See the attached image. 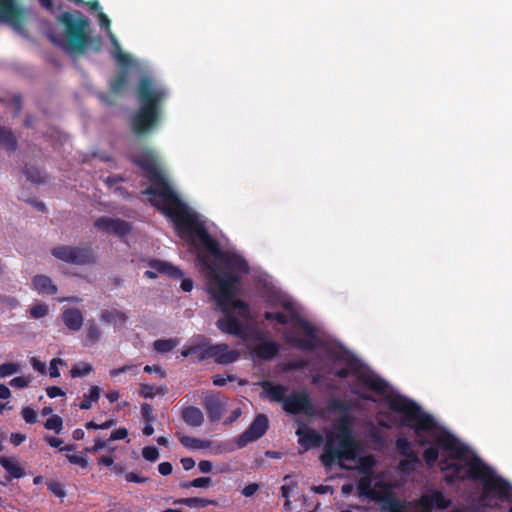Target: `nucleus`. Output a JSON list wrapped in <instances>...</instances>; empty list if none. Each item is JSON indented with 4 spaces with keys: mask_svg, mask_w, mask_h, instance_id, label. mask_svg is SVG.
Returning <instances> with one entry per match:
<instances>
[{
    "mask_svg": "<svg viewBox=\"0 0 512 512\" xmlns=\"http://www.w3.org/2000/svg\"><path fill=\"white\" fill-rule=\"evenodd\" d=\"M152 181L144 191L149 201L170 217L179 235L193 243L198 240L203 248L197 249V260L207 280L210 294L216 300L224 317L216 323L225 333L244 337V321L249 318L247 306L235 298L239 275L248 271L246 261L239 255L222 252L216 241L206 232L198 217L178 198L162 174L156 153L148 148L133 156Z\"/></svg>",
    "mask_w": 512,
    "mask_h": 512,
    "instance_id": "1",
    "label": "nucleus"
},
{
    "mask_svg": "<svg viewBox=\"0 0 512 512\" xmlns=\"http://www.w3.org/2000/svg\"><path fill=\"white\" fill-rule=\"evenodd\" d=\"M335 374L342 378L351 377V390L360 397L375 400L369 394L370 391L387 395L388 407L400 417L403 425L414 429L416 441L421 445H429L423 454L426 463L431 466L440 455L443 457L440 467L447 481L466 477L482 481L483 501H487L490 496L501 498L508 495L509 484L506 481L496 476L414 402L400 395L388 394L387 384L367 368L354 361H347L346 367L337 370Z\"/></svg>",
    "mask_w": 512,
    "mask_h": 512,
    "instance_id": "2",
    "label": "nucleus"
},
{
    "mask_svg": "<svg viewBox=\"0 0 512 512\" xmlns=\"http://www.w3.org/2000/svg\"><path fill=\"white\" fill-rule=\"evenodd\" d=\"M359 445L352 436L347 417L341 418L334 430L325 433V443L320 461L325 467L338 463L343 469H356L364 474L358 482L361 496L380 502L381 509L388 512H407L404 503L393 497L388 485L370 474L375 464L371 455L358 457Z\"/></svg>",
    "mask_w": 512,
    "mask_h": 512,
    "instance_id": "3",
    "label": "nucleus"
},
{
    "mask_svg": "<svg viewBox=\"0 0 512 512\" xmlns=\"http://www.w3.org/2000/svg\"><path fill=\"white\" fill-rule=\"evenodd\" d=\"M138 110L131 115L132 131L145 136L154 131L161 122L166 89L148 76H143L137 86Z\"/></svg>",
    "mask_w": 512,
    "mask_h": 512,
    "instance_id": "4",
    "label": "nucleus"
},
{
    "mask_svg": "<svg viewBox=\"0 0 512 512\" xmlns=\"http://www.w3.org/2000/svg\"><path fill=\"white\" fill-rule=\"evenodd\" d=\"M276 308L280 310L266 312L265 318L276 320L283 325L289 324L292 331L286 332L285 337L291 344L305 349L313 348L316 343L314 328L298 315L294 303L287 299H280Z\"/></svg>",
    "mask_w": 512,
    "mask_h": 512,
    "instance_id": "5",
    "label": "nucleus"
},
{
    "mask_svg": "<svg viewBox=\"0 0 512 512\" xmlns=\"http://www.w3.org/2000/svg\"><path fill=\"white\" fill-rule=\"evenodd\" d=\"M59 21L65 27L68 49L72 52L82 53L87 44L88 20L79 13L73 15L65 12L59 17Z\"/></svg>",
    "mask_w": 512,
    "mask_h": 512,
    "instance_id": "6",
    "label": "nucleus"
},
{
    "mask_svg": "<svg viewBox=\"0 0 512 512\" xmlns=\"http://www.w3.org/2000/svg\"><path fill=\"white\" fill-rule=\"evenodd\" d=\"M195 354L198 360L214 358L219 364H230L238 360L239 352L232 350L227 344H208L206 342L190 346L182 351V356L188 357Z\"/></svg>",
    "mask_w": 512,
    "mask_h": 512,
    "instance_id": "7",
    "label": "nucleus"
},
{
    "mask_svg": "<svg viewBox=\"0 0 512 512\" xmlns=\"http://www.w3.org/2000/svg\"><path fill=\"white\" fill-rule=\"evenodd\" d=\"M51 255L62 262L74 265H87L94 261L90 247L57 245L51 249Z\"/></svg>",
    "mask_w": 512,
    "mask_h": 512,
    "instance_id": "8",
    "label": "nucleus"
},
{
    "mask_svg": "<svg viewBox=\"0 0 512 512\" xmlns=\"http://www.w3.org/2000/svg\"><path fill=\"white\" fill-rule=\"evenodd\" d=\"M29 10L18 0H0V22L12 26L16 30L23 28Z\"/></svg>",
    "mask_w": 512,
    "mask_h": 512,
    "instance_id": "9",
    "label": "nucleus"
},
{
    "mask_svg": "<svg viewBox=\"0 0 512 512\" xmlns=\"http://www.w3.org/2000/svg\"><path fill=\"white\" fill-rule=\"evenodd\" d=\"M268 423L269 422L266 415L259 414L248 427V429L239 436L237 440L238 446L242 448L248 443L262 437L268 429Z\"/></svg>",
    "mask_w": 512,
    "mask_h": 512,
    "instance_id": "10",
    "label": "nucleus"
},
{
    "mask_svg": "<svg viewBox=\"0 0 512 512\" xmlns=\"http://www.w3.org/2000/svg\"><path fill=\"white\" fill-rule=\"evenodd\" d=\"M283 408L292 414L304 413L306 415H312L314 413V407L305 392H297L288 395L284 400Z\"/></svg>",
    "mask_w": 512,
    "mask_h": 512,
    "instance_id": "11",
    "label": "nucleus"
},
{
    "mask_svg": "<svg viewBox=\"0 0 512 512\" xmlns=\"http://www.w3.org/2000/svg\"><path fill=\"white\" fill-rule=\"evenodd\" d=\"M94 226L101 232L114 233L118 236H123L130 230V226L127 222L106 216L97 218L94 222Z\"/></svg>",
    "mask_w": 512,
    "mask_h": 512,
    "instance_id": "12",
    "label": "nucleus"
},
{
    "mask_svg": "<svg viewBox=\"0 0 512 512\" xmlns=\"http://www.w3.org/2000/svg\"><path fill=\"white\" fill-rule=\"evenodd\" d=\"M299 443L304 447V451L310 447H318L323 443V436L314 429L300 425L296 431Z\"/></svg>",
    "mask_w": 512,
    "mask_h": 512,
    "instance_id": "13",
    "label": "nucleus"
},
{
    "mask_svg": "<svg viewBox=\"0 0 512 512\" xmlns=\"http://www.w3.org/2000/svg\"><path fill=\"white\" fill-rule=\"evenodd\" d=\"M151 268V270H147L145 272V275L151 279L156 278L158 274H164L174 278H182L183 276L182 272L178 268L166 262L153 261L151 262Z\"/></svg>",
    "mask_w": 512,
    "mask_h": 512,
    "instance_id": "14",
    "label": "nucleus"
},
{
    "mask_svg": "<svg viewBox=\"0 0 512 512\" xmlns=\"http://www.w3.org/2000/svg\"><path fill=\"white\" fill-rule=\"evenodd\" d=\"M62 321L71 331H79L83 325L84 317L78 308H67L62 312Z\"/></svg>",
    "mask_w": 512,
    "mask_h": 512,
    "instance_id": "15",
    "label": "nucleus"
},
{
    "mask_svg": "<svg viewBox=\"0 0 512 512\" xmlns=\"http://www.w3.org/2000/svg\"><path fill=\"white\" fill-rule=\"evenodd\" d=\"M33 288L42 294L54 295L57 293V286L53 284L50 277L40 274L32 279Z\"/></svg>",
    "mask_w": 512,
    "mask_h": 512,
    "instance_id": "16",
    "label": "nucleus"
},
{
    "mask_svg": "<svg viewBox=\"0 0 512 512\" xmlns=\"http://www.w3.org/2000/svg\"><path fill=\"white\" fill-rule=\"evenodd\" d=\"M182 419L191 427H199L204 423L203 412L194 406L186 407L181 413Z\"/></svg>",
    "mask_w": 512,
    "mask_h": 512,
    "instance_id": "17",
    "label": "nucleus"
},
{
    "mask_svg": "<svg viewBox=\"0 0 512 512\" xmlns=\"http://www.w3.org/2000/svg\"><path fill=\"white\" fill-rule=\"evenodd\" d=\"M423 504L429 508L445 509L449 506V501L445 499L439 491H431L422 497Z\"/></svg>",
    "mask_w": 512,
    "mask_h": 512,
    "instance_id": "18",
    "label": "nucleus"
},
{
    "mask_svg": "<svg viewBox=\"0 0 512 512\" xmlns=\"http://www.w3.org/2000/svg\"><path fill=\"white\" fill-rule=\"evenodd\" d=\"M204 406L212 420H217L223 413V404L220 399L214 395H207L204 400Z\"/></svg>",
    "mask_w": 512,
    "mask_h": 512,
    "instance_id": "19",
    "label": "nucleus"
},
{
    "mask_svg": "<svg viewBox=\"0 0 512 512\" xmlns=\"http://www.w3.org/2000/svg\"><path fill=\"white\" fill-rule=\"evenodd\" d=\"M264 393L273 401L283 402L286 399L287 389L281 385H273L270 382L263 383Z\"/></svg>",
    "mask_w": 512,
    "mask_h": 512,
    "instance_id": "20",
    "label": "nucleus"
},
{
    "mask_svg": "<svg viewBox=\"0 0 512 512\" xmlns=\"http://www.w3.org/2000/svg\"><path fill=\"white\" fill-rule=\"evenodd\" d=\"M396 445H397V449L399 450V452L402 453L403 455L407 456V458H408L407 460L401 461V463H400L403 470L406 469V467H405L406 463H408V462L417 463L419 461L417 456L412 451L411 443L406 438H399L397 440Z\"/></svg>",
    "mask_w": 512,
    "mask_h": 512,
    "instance_id": "21",
    "label": "nucleus"
},
{
    "mask_svg": "<svg viewBox=\"0 0 512 512\" xmlns=\"http://www.w3.org/2000/svg\"><path fill=\"white\" fill-rule=\"evenodd\" d=\"M0 465L14 478H20L25 475L24 469L15 458L0 457Z\"/></svg>",
    "mask_w": 512,
    "mask_h": 512,
    "instance_id": "22",
    "label": "nucleus"
},
{
    "mask_svg": "<svg viewBox=\"0 0 512 512\" xmlns=\"http://www.w3.org/2000/svg\"><path fill=\"white\" fill-rule=\"evenodd\" d=\"M127 318L126 313L117 309H105L100 314L101 321L108 324L124 323Z\"/></svg>",
    "mask_w": 512,
    "mask_h": 512,
    "instance_id": "23",
    "label": "nucleus"
},
{
    "mask_svg": "<svg viewBox=\"0 0 512 512\" xmlns=\"http://www.w3.org/2000/svg\"><path fill=\"white\" fill-rule=\"evenodd\" d=\"M278 351V345L272 341H264L257 344L254 348L255 354L262 359L273 357Z\"/></svg>",
    "mask_w": 512,
    "mask_h": 512,
    "instance_id": "24",
    "label": "nucleus"
},
{
    "mask_svg": "<svg viewBox=\"0 0 512 512\" xmlns=\"http://www.w3.org/2000/svg\"><path fill=\"white\" fill-rule=\"evenodd\" d=\"M181 444L190 449H205L210 447V442L206 440L197 439L190 436L176 434Z\"/></svg>",
    "mask_w": 512,
    "mask_h": 512,
    "instance_id": "25",
    "label": "nucleus"
},
{
    "mask_svg": "<svg viewBox=\"0 0 512 512\" xmlns=\"http://www.w3.org/2000/svg\"><path fill=\"white\" fill-rule=\"evenodd\" d=\"M19 305L18 298L0 293V315L17 309Z\"/></svg>",
    "mask_w": 512,
    "mask_h": 512,
    "instance_id": "26",
    "label": "nucleus"
},
{
    "mask_svg": "<svg viewBox=\"0 0 512 512\" xmlns=\"http://www.w3.org/2000/svg\"><path fill=\"white\" fill-rule=\"evenodd\" d=\"M102 337V330L99 325L94 321H88L86 328V341L87 344L92 345L97 343Z\"/></svg>",
    "mask_w": 512,
    "mask_h": 512,
    "instance_id": "27",
    "label": "nucleus"
},
{
    "mask_svg": "<svg viewBox=\"0 0 512 512\" xmlns=\"http://www.w3.org/2000/svg\"><path fill=\"white\" fill-rule=\"evenodd\" d=\"M0 146L8 151L16 149V140L10 130L0 127Z\"/></svg>",
    "mask_w": 512,
    "mask_h": 512,
    "instance_id": "28",
    "label": "nucleus"
},
{
    "mask_svg": "<svg viewBox=\"0 0 512 512\" xmlns=\"http://www.w3.org/2000/svg\"><path fill=\"white\" fill-rule=\"evenodd\" d=\"M166 386H153L149 384L140 385V395L144 398H153L155 395H165L167 393Z\"/></svg>",
    "mask_w": 512,
    "mask_h": 512,
    "instance_id": "29",
    "label": "nucleus"
},
{
    "mask_svg": "<svg viewBox=\"0 0 512 512\" xmlns=\"http://www.w3.org/2000/svg\"><path fill=\"white\" fill-rule=\"evenodd\" d=\"M128 80V72L126 69L121 70L114 80L110 83L111 91L114 94H117L123 90V88L126 86Z\"/></svg>",
    "mask_w": 512,
    "mask_h": 512,
    "instance_id": "30",
    "label": "nucleus"
},
{
    "mask_svg": "<svg viewBox=\"0 0 512 512\" xmlns=\"http://www.w3.org/2000/svg\"><path fill=\"white\" fill-rule=\"evenodd\" d=\"M177 504H185L189 507H206L208 505H214L215 501L208 500L205 498H197V497H191V498H183L175 501Z\"/></svg>",
    "mask_w": 512,
    "mask_h": 512,
    "instance_id": "31",
    "label": "nucleus"
},
{
    "mask_svg": "<svg viewBox=\"0 0 512 512\" xmlns=\"http://www.w3.org/2000/svg\"><path fill=\"white\" fill-rule=\"evenodd\" d=\"M177 344L178 341L176 339H159L153 343V347L159 353H167L176 347Z\"/></svg>",
    "mask_w": 512,
    "mask_h": 512,
    "instance_id": "32",
    "label": "nucleus"
},
{
    "mask_svg": "<svg viewBox=\"0 0 512 512\" xmlns=\"http://www.w3.org/2000/svg\"><path fill=\"white\" fill-rule=\"evenodd\" d=\"M24 173L27 180L35 184L43 183L46 179V175L41 170L34 167L26 168Z\"/></svg>",
    "mask_w": 512,
    "mask_h": 512,
    "instance_id": "33",
    "label": "nucleus"
},
{
    "mask_svg": "<svg viewBox=\"0 0 512 512\" xmlns=\"http://www.w3.org/2000/svg\"><path fill=\"white\" fill-rule=\"evenodd\" d=\"M100 390L97 386H92L89 391V395L85 396V399L81 402V409H89L91 407L92 402H96L99 399Z\"/></svg>",
    "mask_w": 512,
    "mask_h": 512,
    "instance_id": "34",
    "label": "nucleus"
},
{
    "mask_svg": "<svg viewBox=\"0 0 512 512\" xmlns=\"http://www.w3.org/2000/svg\"><path fill=\"white\" fill-rule=\"evenodd\" d=\"M30 316L34 319L44 318L49 313V307L45 303H37L29 310Z\"/></svg>",
    "mask_w": 512,
    "mask_h": 512,
    "instance_id": "35",
    "label": "nucleus"
},
{
    "mask_svg": "<svg viewBox=\"0 0 512 512\" xmlns=\"http://www.w3.org/2000/svg\"><path fill=\"white\" fill-rule=\"evenodd\" d=\"M92 371V366L87 364V363H81L77 366H74L72 369H71V376L76 378V377H82V376H85L87 374H89L90 372Z\"/></svg>",
    "mask_w": 512,
    "mask_h": 512,
    "instance_id": "36",
    "label": "nucleus"
},
{
    "mask_svg": "<svg viewBox=\"0 0 512 512\" xmlns=\"http://www.w3.org/2000/svg\"><path fill=\"white\" fill-rule=\"evenodd\" d=\"M45 428L59 433L62 429V419L54 415L45 422Z\"/></svg>",
    "mask_w": 512,
    "mask_h": 512,
    "instance_id": "37",
    "label": "nucleus"
},
{
    "mask_svg": "<svg viewBox=\"0 0 512 512\" xmlns=\"http://www.w3.org/2000/svg\"><path fill=\"white\" fill-rule=\"evenodd\" d=\"M18 365L14 363H5L0 365V377L10 376L18 371Z\"/></svg>",
    "mask_w": 512,
    "mask_h": 512,
    "instance_id": "38",
    "label": "nucleus"
},
{
    "mask_svg": "<svg viewBox=\"0 0 512 512\" xmlns=\"http://www.w3.org/2000/svg\"><path fill=\"white\" fill-rule=\"evenodd\" d=\"M152 406L148 403L141 405V414L146 423H152L154 421Z\"/></svg>",
    "mask_w": 512,
    "mask_h": 512,
    "instance_id": "39",
    "label": "nucleus"
},
{
    "mask_svg": "<svg viewBox=\"0 0 512 512\" xmlns=\"http://www.w3.org/2000/svg\"><path fill=\"white\" fill-rule=\"evenodd\" d=\"M142 455L148 461H155L159 456V452L156 447L148 446L142 450Z\"/></svg>",
    "mask_w": 512,
    "mask_h": 512,
    "instance_id": "40",
    "label": "nucleus"
},
{
    "mask_svg": "<svg viewBox=\"0 0 512 512\" xmlns=\"http://www.w3.org/2000/svg\"><path fill=\"white\" fill-rule=\"evenodd\" d=\"M212 484L210 477H200L190 481V485L197 488H208Z\"/></svg>",
    "mask_w": 512,
    "mask_h": 512,
    "instance_id": "41",
    "label": "nucleus"
},
{
    "mask_svg": "<svg viewBox=\"0 0 512 512\" xmlns=\"http://www.w3.org/2000/svg\"><path fill=\"white\" fill-rule=\"evenodd\" d=\"M48 489L58 497H64L66 494L63 489V486L59 482H56V481L49 482Z\"/></svg>",
    "mask_w": 512,
    "mask_h": 512,
    "instance_id": "42",
    "label": "nucleus"
},
{
    "mask_svg": "<svg viewBox=\"0 0 512 512\" xmlns=\"http://www.w3.org/2000/svg\"><path fill=\"white\" fill-rule=\"evenodd\" d=\"M58 364L64 365L65 362L62 359H60V358H55L50 363L49 372H50V376L53 377V378H56V377L60 376V373H59V370H58Z\"/></svg>",
    "mask_w": 512,
    "mask_h": 512,
    "instance_id": "43",
    "label": "nucleus"
},
{
    "mask_svg": "<svg viewBox=\"0 0 512 512\" xmlns=\"http://www.w3.org/2000/svg\"><path fill=\"white\" fill-rule=\"evenodd\" d=\"M22 417L27 423H35L37 420L36 412L30 407H25L22 410Z\"/></svg>",
    "mask_w": 512,
    "mask_h": 512,
    "instance_id": "44",
    "label": "nucleus"
},
{
    "mask_svg": "<svg viewBox=\"0 0 512 512\" xmlns=\"http://www.w3.org/2000/svg\"><path fill=\"white\" fill-rule=\"evenodd\" d=\"M67 459L70 463L79 465L82 468H86L88 465L87 459L81 455H67Z\"/></svg>",
    "mask_w": 512,
    "mask_h": 512,
    "instance_id": "45",
    "label": "nucleus"
},
{
    "mask_svg": "<svg viewBox=\"0 0 512 512\" xmlns=\"http://www.w3.org/2000/svg\"><path fill=\"white\" fill-rule=\"evenodd\" d=\"M115 59L119 65L128 66L130 64V58L127 54H124L121 49L117 50Z\"/></svg>",
    "mask_w": 512,
    "mask_h": 512,
    "instance_id": "46",
    "label": "nucleus"
},
{
    "mask_svg": "<svg viewBox=\"0 0 512 512\" xmlns=\"http://www.w3.org/2000/svg\"><path fill=\"white\" fill-rule=\"evenodd\" d=\"M135 368L134 365L132 364H126L120 368H116V369H112L110 370V376L111 377H116L118 376L119 374L121 373H126V372H130L132 371L133 369Z\"/></svg>",
    "mask_w": 512,
    "mask_h": 512,
    "instance_id": "47",
    "label": "nucleus"
},
{
    "mask_svg": "<svg viewBox=\"0 0 512 512\" xmlns=\"http://www.w3.org/2000/svg\"><path fill=\"white\" fill-rule=\"evenodd\" d=\"M128 435V431L125 429V428H119L115 431L112 432L109 440V441H114V440H120V439H124L126 438Z\"/></svg>",
    "mask_w": 512,
    "mask_h": 512,
    "instance_id": "48",
    "label": "nucleus"
},
{
    "mask_svg": "<svg viewBox=\"0 0 512 512\" xmlns=\"http://www.w3.org/2000/svg\"><path fill=\"white\" fill-rule=\"evenodd\" d=\"M29 380L25 377H15L10 381V385L15 388H24L28 386Z\"/></svg>",
    "mask_w": 512,
    "mask_h": 512,
    "instance_id": "49",
    "label": "nucleus"
},
{
    "mask_svg": "<svg viewBox=\"0 0 512 512\" xmlns=\"http://www.w3.org/2000/svg\"><path fill=\"white\" fill-rule=\"evenodd\" d=\"M113 425H114V421H112V420L106 421L103 424H96L91 421V422L87 423L86 427L88 429H108Z\"/></svg>",
    "mask_w": 512,
    "mask_h": 512,
    "instance_id": "50",
    "label": "nucleus"
},
{
    "mask_svg": "<svg viewBox=\"0 0 512 512\" xmlns=\"http://www.w3.org/2000/svg\"><path fill=\"white\" fill-rule=\"evenodd\" d=\"M259 489V486L258 484L256 483H252V484H249L247 485L243 490H242V494L246 497H251L252 495H254L256 493V491Z\"/></svg>",
    "mask_w": 512,
    "mask_h": 512,
    "instance_id": "51",
    "label": "nucleus"
},
{
    "mask_svg": "<svg viewBox=\"0 0 512 512\" xmlns=\"http://www.w3.org/2000/svg\"><path fill=\"white\" fill-rule=\"evenodd\" d=\"M46 392H47V395L50 397V398H54V397H57V396H63L65 393L62 391L61 388L59 387H56V386H51V387H48L46 389Z\"/></svg>",
    "mask_w": 512,
    "mask_h": 512,
    "instance_id": "52",
    "label": "nucleus"
},
{
    "mask_svg": "<svg viewBox=\"0 0 512 512\" xmlns=\"http://www.w3.org/2000/svg\"><path fill=\"white\" fill-rule=\"evenodd\" d=\"M159 473L166 476L172 472V465L169 462H162L158 466Z\"/></svg>",
    "mask_w": 512,
    "mask_h": 512,
    "instance_id": "53",
    "label": "nucleus"
},
{
    "mask_svg": "<svg viewBox=\"0 0 512 512\" xmlns=\"http://www.w3.org/2000/svg\"><path fill=\"white\" fill-rule=\"evenodd\" d=\"M31 365H32V367H33L35 370H37V371H39V372H41V373H44V372H45L46 365H45L43 362H41L39 359H37V358L33 357V358L31 359Z\"/></svg>",
    "mask_w": 512,
    "mask_h": 512,
    "instance_id": "54",
    "label": "nucleus"
},
{
    "mask_svg": "<svg viewBox=\"0 0 512 512\" xmlns=\"http://www.w3.org/2000/svg\"><path fill=\"white\" fill-rule=\"evenodd\" d=\"M98 20H99V24L103 27H105L107 29V31L110 30V20L109 18L107 17L106 14H104L103 12H99L98 13Z\"/></svg>",
    "mask_w": 512,
    "mask_h": 512,
    "instance_id": "55",
    "label": "nucleus"
},
{
    "mask_svg": "<svg viewBox=\"0 0 512 512\" xmlns=\"http://www.w3.org/2000/svg\"><path fill=\"white\" fill-rule=\"evenodd\" d=\"M108 441H102L100 439L95 441V444L91 448H87L86 451L88 452H96L100 449H103L107 446Z\"/></svg>",
    "mask_w": 512,
    "mask_h": 512,
    "instance_id": "56",
    "label": "nucleus"
},
{
    "mask_svg": "<svg viewBox=\"0 0 512 512\" xmlns=\"http://www.w3.org/2000/svg\"><path fill=\"white\" fill-rule=\"evenodd\" d=\"M198 467L202 473H209L212 470V463L208 460H202L199 462Z\"/></svg>",
    "mask_w": 512,
    "mask_h": 512,
    "instance_id": "57",
    "label": "nucleus"
},
{
    "mask_svg": "<svg viewBox=\"0 0 512 512\" xmlns=\"http://www.w3.org/2000/svg\"><path fill=\"white\" fill-rule=\"evenodd\" d=\"M227 380L229 381H232L234 380V377L233 376H228L227 378H223L219 375H216L214 378H213V384L216 385V386H223L226 384Z\"/></svg>",
    "mask_w": 512,
    "mask_h": 512,
    "instance_id": "58",
    "label": "nucleus"
},
{
    "mask_svg": "<svg viewBox=\"0 0 512 512\" xmlns=\"http://www.w3.org/2000/svg\"><path fill=\"white\" fill-rule=\"evenodd\" d=\"M126 480L128 482H137V483H142V482H145L146 481V478H143V477H139L138 475H136L135 473L133 472H130V473H127L126 476H125Z\"/></svg>",
    "mask_w": 512,
    "mask_h": 512,
    "instance_id": "59",
    "label": "nucleus"
},
{
    "mask_svg": "<svg viewBox=\"0 0 512 512\" xmlns=\"http://www.w3.org/2000/svg\"><path fill=\"white\" fill-rule=\"evenodd\" d=\"M25 439H26V436L23 434H20V433H15V434L11 435V442L15 446L20 445L23 441H25Z\"/></svg>",
    "mask_w": 512,
    "mask_h": 512,
    "instance_id": "60",
    "label": "nucleus"
},
{
    "mask_svg": "<svg viewBox=\"0 0 512 512\" xmlns=\"http://www.w3.org/2000/svg\"><path fill=\"white\" fill-rule=\"evenodd\" d=\"M181 464L185 470H190L195 466V461L190 457L182 458Z\"/></svg>",
    "mask_w": 512,
    "mask_h": 512,
    "instance_id": "61",
    "label": "nucleus"
},
{
    "mask_svg": "<svg viewBox=\"0 0 512 512\" xmlns=\"http://www.w3.org/2000/svg\"><path fill=\"white\" fill-rule=\"evenodd\" d=\"M144 371L147 373L156 372V373H159L162 378L165 377V373L162 371V369L159 366L147 365L144 367Z\"/></svg>",
    "mask_w": 512,
    "mask_h": 512,
    "instance_id": "62",
    "label": "nucleus"
},
{
    "mask_svg": "<svg viewBox=\"0 0 512 512\" xmlns=\"http://www.w3.org/2000/svg\"><path fill=\"white\" fill-rule=\"evenodd\" d=\"M181 288L185 292H190L192 290V288H193L192 280H190V279H183L182 282H181Z\"/></svg>",
    "mask_w": 512,
    "mask_h": 512,
    "instance_id": "63",
    "label": "nucleus"
},
{
    "mask_svg": "<svg viewBox=\"0 0 512 512\" xmlns=\"http://www.w3.org/2000/svg\"><path fill=\"white\" fill-rule=\"evenodd\" d=\"M11 395V392L8 387L5 385L0 384V398L1 399H7Z\"/></svg>",
    "mask_w": 512,
    "mask_h": 512,
    "instance_id": "64",
    "label": "nucleus"
}]
</instances>
